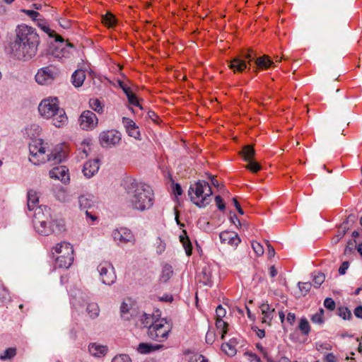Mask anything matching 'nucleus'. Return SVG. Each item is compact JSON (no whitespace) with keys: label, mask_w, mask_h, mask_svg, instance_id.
<instances>
[{"label":"nucleus","mask_w":362,"mask_h":362,"mask_svg":"<svg viewBox=\"0 0 362 362\" xmlns=\"http://www.w3.org/2000/svg\"><path fill=\"white\" fill-rule=\"evenodd\" d=\"M112 362H132L130 357L126 354L116 356Z\"/></svg>","instance_id":"nucleus-49"},{"label":"nucleus","mask_w":362,"mask_h":362,"mask_svg":"<svg viewBox=\"0 0 362 362\" xmlns=\"http://www.w3.org/2000/svg\"><path fill=\"white\" fill-rule=\"evenodd\" d=\"M337 315L344 320H350L352 318L351 310L344 306H340L337 308Z\"/></svg>","instance_id":"nucleus-32"},{"label":"nucleus","mask_w":362,"mask_h":362,"mask_svg":"<svg viewBox=\"0 0 362 362\" xmlns=\"http://www.w3.org/2000/svg\"><path fill=\"white\" fill-rule=\"evenodd\" d=\"M233 204H234L235 207L236 208L238 212L241 215L244 214V211H243V209L241 208L240 203L238 202V200L235 197H234L233 199Z\"/></svg>","instance_id":"nucleus-57"},{"label":"nucleus","mask_w":362,"mask_h":362,"mask_svg":"<svg viewBox=\"0 0 362 362\" xmlns=\"http://www.w3.org/2000/svg\"><path fill=\"white\" fill-rule=\"evenodd\" d=\"M247 162L248 163L246 165V168L252 173H256L261 170V165L254 160H251Z\"/></svg>","instance_id":"nucleus-42"},{"label":"nucleus","mask_w":362,"mask_h":362,"mask_svg":"<svg viewBox=\"0 0 362 362\" xmlns=\"http://www.w3.org/2000/svg\"><path fill=\"white\" fill-rule=\"evenodd\" d=\"M212 268L209 265H205L197 275L198 280L204 286L211 287L213 285Z\"/></svg>","instance_id":"nucleus-17"},{"label":"nucleus","mask_w":362,"mask_h":362,"mask_svg":"<svg viewBox=\"0 0 362 362\" xmlns=\"http://www.w3.org/2000/svg\"><path fill=\"white\" fill-rule=\"evenodd\" d=\"M191 362H207V359L202 355H198L195 356L194 358H192Z\"/></svg>","instance_id":"nucleus-62"},{"label":"nucleus","mask_w":362,"mask_h":362,"mask_svg":"<svg viewBox=\"0 0 362 362\" xmlns=\"http://www.w3.org/2000/svg\"><path fill=\"white\" fill-rule=\"evenodd\" d=\"M39 44L40 37L35 28L25 24L19 25L11 43L12 52L17 59L28 61L36 55Z\"/></svg>","instance_id":"nucleus-2"},{"label":"nucleus","mask_w":362,"mask_h":362,"mask_svg":"<svg viewBox=\"0 0 362 362\" xmlns=\"http://www.w3.org/2000/svg\"><path fill=\"white\" fill-rule=\"evenodd\" d=\"M59 23L61 27H62L63 28H65V29H68L70 28L71 26V23L69 21H67L66 19H63V18H61L59 21Z\"/></svg>","instance_id":"nucleus-56"},{"label":"nucleus","mask_w":362,"mask_h":362,"mask_svg":"<svg viewBox=\"0 0 362 362\" xmlns=\"http://www.w3.org/2000/svg\"><path fill=\"white\" fill-rule=\"evenodd\" d=\"M324 306L329 310L332 311L336 308L334 300L331 298H326L324 300Z\"/></svg>","instance_id":"nucleus-48"},{"label":"nucleus","mask_w":362,"mask_h":362,"mask_svg":"<svg viewBox=\"0 0 362 362\" xmlns=\"http://www.w3.org/2000/svg\"><path fill=\"white\" fill-rule=\"evenodd\" d=\"M86 311L91 318H95L99 315L100 309L97 303H91L88 304Z\"/></svg>","instance_id":"nucleus-34"},{"label":"nucleus","mask_w":362,"mask_h":362,"mask_svg":"<svg viewBox=\"0 0 362 362\" xmlns=\"http://www.w3.org/2000/svg\"><path fill=\"white\" fill-rule=\"evenodd\" d=\"M45 144L41 139H33L29 144V160L35 165L45 163L47 161L57 164L64 160L66 152L61 146H57L53 151L47 149Z\"/></svg>","instance_id":"nucleus-3"},{"label":"nucleus","mask_w":362,"mask_h":362,"mask_svg":"<svg viewBox=\"0 0 362 362\" xmlns=\"http://www.w3.org/2000/svg\"><path fill=\"white\" fill-rule=\"evenodd\" d=\"M172 329L171 325L164 318L158 319L150 325L148 336L153 340L162 342L165 341Z\"/></svg>","instance_id":"nucleus-7"},{"label":"nucleus","mask_w":362,"mask_h":362,"mask_svg":"<svg viewBox=\"0 0 362 362\" xmlns=\"http://www.w3.org/2000/svg\"><path fill=\"white\" fill-rule=\"evenodd\" d=\"M112 235L114 241L118 245L127 243L134 244L136 241V238L131 230L125 227L115 229L112 231Z\"/></svg>","instance_id":"nucleus-13"},{"label":"nucleus","mask_w":362,"mask_h":362,"mask_svg":"<svg viewBox=\"0 0 362 362\" xmlns=\"http://www.w3.org/2000/svg\"><path fill=\"white\" fill-rule=\"evenodd\" d=\"M274 62H273L268 55H263L255 59V71L257 72L259 70L268 69L272 66H274Z\"/></svg>","instance_id":"nucleus-20"},{"label":"nucleus","mask_w":362,"mask_h":362,"mask_svg":"<svg viewBox=\"0 0 362 362\" xmlns=\"http://www.w3.org/2000/svg\"><path fill=\"white\" fill-rule=\"evenodd\" d=\"M88 350L93 356L99 357L105 355L107 351V349L105 346L92 344L89 345Z\"/></svg>","instance_id":"nucleus-26"},{"label":"nucleus","mask_w":362,"mask_h":362,"mask_svg":"<svg viewBox=\"0 0 362 362\" xmlns=\"http://www.w3.org/2000/svg\"><path fill=\"white\" fill-rule=\"evenodd\" d=\"M59 69L50 64L38 69L35 74V81L40 85L51 84L59 75Z\"/></svg>","instance_id":"nucleus-9"},{"label":"nucleus","mask_w":362,"mask_h":362,"mask_svg":"<svg viewBox=\"0 0 362 362\" xmlns=\"http://www.w3.org/2000/svg\"><path fill=\"white\" fill-rule=\"evenodd\" d=\"M95 203V199L93 195H81L78 197V204L81 210L88 211L89 209L94 206Z\"/></svg>","instance_id":"nucleus-22"},{"label":"nucleus","mask_w":362,"mask_h":362,"mask_svg":"<svg viewBox=\"0 0 362 362\" xmlns=\"http://www.w3.org/2000/svg\"><path fill=\"white\" fill-rule=\"evenodd\" d=\"M54 252L59 254L56 258V264L60 268H69L74 261V250L71 245L62 242L53 248Z\"/></svg>","instance_id":"nucleus-8"},{"label":"nucleus","mask_w":362,"mask_h":362,"mask_svg":"<svg viewBox=\"0 0 362 362\" xmlns=\"http://www.w3.org/2000/svg\"><path fill=\"white\" fill-rule=\"evenodd\" d=\"M49 176L51 178H54L56 180H60L62 181L65 180V179L68 178L69 175L64 166H59L52 168L49 171Z\"/></svg>","instance_id":"nucleus-23"},{"label":"nucleus","mask_w":362,"mask_h":362,"mask_svg":"<svg viewBox=\"0 0 362 362\" xmlns=\"http://www.w3.org/2000/svg\"><path fill=\"white\" fill-rule=\"evenodd\" d=\"M49 208L38 207L33 214V224L36 231L43 235H48L52 233L61 232L64 230V224L62 221L52 220Z\"/></svg>","instance_id":"nucleus-5"},{"label":"nucleus","mask_w":362,"mask_h":362,"mask_svg":"<svg viewBox=\"0 0 362 362\" xmlns=\"http://www.w3.org/2000/svg\"><path fill=\"white\" fill-rule=\"evenodd\" d=\"M85 79L86 74L83 69H77L71 75V82L76 88L81 87Z\"/></svg>","instance_id":"nucleus-24"},{"label":"nucleus","mask_w":362,"mask_h":362,"mask_svg":"<svg viewBox=\"0 0 362 362\" xmlns=\"http://www.w3.org/2000/svg\"><path fill=\"white\" fill-rule=\"evenodd\" d=\"M122 140V134L116 129H108L100 133L98 141L103 148H113Z\"/></svg>","instance_id":"nucleus-10"},{"label":"nucleus","mask_w":362,"mask_h":362,"mask_svg":"<svg viewBox=\"0 0 362 362\" xmlns=\"http://www.w3.org/2000/svg\"><path fill=\"white\" fill-rule=\"evenodd\" d=\"M39 202V197L35 191L30 189L28 192V209L29 211H35L37 208V204Z\"/></svg>","instance_id":"nucleus-25"},{"label":"nucleus","mask_w":362,"mask_h":362,"mask_svg":"<svg viewBox=\"0 0 362 362\" xmlns=\"http://www.w3.org/2000/svg\"><path fill=\"white\" fill-rule=\"evenodd\" d=\"M323 315L324 310L323 308H320L319 311L312 316L311 321L313 323L321 325L324 322Z\"/></svg>","instance_id":"nucleus-40"},{"label":"nucleus","mask_w":362,"mask_h":362,"mask_svg":"<svg viewBox=\"0 0 362 362\" xmlns=\"http://www.w3.org/2000/svg\"><path fill=\"white\" fill-rule=\"evenodd\" d=\"M286 320L290 325H293L296 321V315L293 313H288Z\"/></svg>","instance_id":"nucleus-59"},{"label":"nucleus","mask_w":362,"mask_h":362,"mask_svg":"<svg viewBox=\"0 0 362 362\" xmlns=\"http://www.w3.org/2000/svg\"><path fill=\"white\" fill-rule=\"evenodd\" d=\"M267 245L268 248V256L269 258L273 257L275 255L274 248L271 245L269 241H267Z\"/></svg>","instance_id":"nucleus-60"},{"label":"nucleus","mask_w":362,"mask_h":362,"mask_svg":"<svg viewBox=\"0 0 362 362\" xmlns=\"http://www.w3.org/2000/svg\"><path fill=\"white\" fill-rule=\"evenodd\" d=\"M16 354V349L15 348H8L4 352L0 355L1 360H10L13 358Z\"/></svg>","instance_id":"nucleus-38"},{"label":"nucleus","mask_w":362,"mask_h":362,"mask_svg":"<svg viewBox=\"0 0 362 362\" xmlns=\"http://www.w3.org/2000/svg\"><path fill=\"white\" fill-rule=\"evenodd\" d=\"M298 329L303 335H308L310 332V326L306 318H301L299 322Z\"/></svg>","instance_id":"nucleus-35"},{"label":"nucleus","mask_w":362,"mask_h":362,"mask_svg":"<svg viewBox=\"0 0 362 362\" xmlns=\"http://www.w3.org/2000/svg\"><path fill=\"white\" fill-rule=\"evenodd\" d=\"M222 351L229 356H233L236 354V348L228 342H226L222 344L221 345Z\"/></svg>","instance_id":"nucleus-36"},{"label":"nucleus","mask_w":362,"mask_h":362,"mask_svg":"<svg viewBox=\"0 0 362 362\" xmlns=\"http://www.w3.org/2000/svg\"><path fill=\"white\" fill-rule=\"evenodd\" d=\"M252 247L257 256H261L264 253L263 246L257 241H252Z\"/></svg>","instance_id":"nucleus-46"},{"label":"nucleus","mask_w":362,"mask_h":362,"mask_svg":"<svg viewBox=\"0 0 362 362\" xmlns=\"http://www.w3.org/2000/svg\"><path fill=\"white\" fill-rule=\"evenodd\" d=\"M259 308L263 315L262 322L271 325L272 320L274 316L275 309L272 308L267 303H262Z\"/></svg>","instance_id":"nucleus-21"},{"label":"nucleus","mask_w":362,"mask_h":362,"mask_svg":"<svg viewBox=\"0 0 362 362\" xmlns=\"http://www.w3.org/2000/svg\"><path fill=\"white\" fill-rule=\"evenodd\" d=\"M349 267V263L348 261H344V262H342V264H341V266L339 268V274L340 275L345 274Z\"/></svg>","instance_id":"nucleus-53"},{"label":"nucleus","mask_w":362,"mask_h":362,"mask_svg":"<svg viewBox=\"0 0 362 362\" xmlns=\"http://www.w3.org/2000/svg\"><path fill=\"white\" fill-rule=\"evenodd\" d=\"M180 240L185 248L186 255L190 256L192 255V245L185 230H183L182 234L180 235Z\"/></svg>","instance_id":"nucleus-27"},{"label":"nucleus","mask_w":362,"mask_h":362,"mask_svg":"<svg viewBox=\"0 0 362 362\" xmlns=\"http://www.w3.org/2000/svg\"><path fill=\"white\" fill-rule=\"evenodd\" d=\"M312 284L310 282H299L298 288L300 291L303 293V295L305 296L311 289Z\"/></svg>","instance_id":"nucleus-45"},{"label":"nucleus","mask_w":362,"mask_h":362,"mask_svg":"<svg viewBox=\"0 0 362 362\" xmlns=\"http://www.w3.org/2000/svg\"><path fill=\"white\" fill-rule=\"evenodd\" d=\"M127 97L129 104L139 107L140 109H143V107L141 105H140L137 97L134 93H132V91L127 94Z\"/></svg>","instance_id":"nucleus-44"},{"label":"nucleus","mask_w":362,"mask_h":362,"mask_svg":"<svg viewBox=\"0 0 362 362\" xmlns=\"http://www.w3.org/2000/svg\"><path fill=\"white\" fill-rule=\"evenodd\" d=\"M214 334L213 332H208L206 334V341L207 344H211L214 342Z\"/></svg>","instance_id":"nucleus-61"},{"label":"nucleus","mask_w":362,"mask_h":362,"mask_svg":"<svg viewBox=\"0 0 362 362\" xmlns=\"http://www.w3.org/2000/svg\"><path fill=\"white\" fill-rule=\"evenodd\" d=\"M131 310V306L127 303L123 302L120 307L121 317L124 320H129L130 317L133 315Z\"/></svg>","instance_id":"nucleus-33"},{"label":"nucleus","mask_w":362,"mask_h":362,"mask_svg":"<svg viewBox=\"0 0 362 362\" xmlns=\"http://www.w3.org/2000/svg\"><path fill=\"white\" fill-rule=\"evenodd\" d=\"M100 160L98 158H95L93 160H89L86 162L83 165V168L82 172L83 175L86 178H90L95 174H96L100 168Z\"/></svg>","instance_id":"nucleus-19"},{"label":"nucleus","mask_w":362,"mask_h":362,"mask_svg":"<svg viewBox=\"0 0 362 362\" xmlns=\"http://www.w3.org/2000/svg\"><path fill=\"white\" fill-rule=\"evenodd\" d=\"M102 22L105 26L112 28L117 24V19L112 13L107 12L102 15Z\"/></svg>","instance_id":"nucleus-30"},{"label":"nucleus","mask_w":362,"mask_h":362,"mask_svg":"<svg viewBox=\"0 0 362 362\" xmlns=\"http://www.w3.org/2000/svg\"><path fill=\"white\" fill-rule=\"evenodd\" d=\"M245 356L249 357L248 360L250 362H261L260 358L255 354L247 351L245 353Z\"/></svg>","instance_id":"nucleus-51"},{"label":"nucleus","mask_w":362,"mask_h":362,"mask_svg":"<svg viewBox=\"0 0 362 362\" xmlns=\"http://www.w3.org/2000/svg\"><path fill=\"white\" fill-rule=\"evenodd\" d=\"M90 107L95 112L100 113L103 112V106L98 99H91L89 102Z\"/></svg>","instance_id":"nucleus-43"},{"label":"nucleus","mask_w":362,"mask_h":362,"mask_svg":"<svg viewBox=\"0 0 362 362\" xmlns=\"http://www.w3.org/2000/svg\"><path fill=\"white\" fill-rule=\"evenodd\" d=\"M257 349L261 352V354L263 355L264 358L267 361V362H275L272 358L268 355L267 351L265 350V349L260 344H256Z\"/></svg>","instance_id":"nucleus-47"},{"label":"nucleus","mask_w":362,"mask_h":362,"mask_svg":"<svg viewBox=\"0 0 362 362\" xmlns=\"http://www.w3.org/2000/svg\"><path fill=\"white\" fill-rule=\"evenodd\" d=\"M78 122L82 129L88 131L96 127L98 119L94 112L90 110H85L80 115Z\"/></svg>","instance_id":"nucleus-14"},{"label":"nucleus","mask_w":362,"mask_h":362,"mask_svg":"<svg viewBox=\"0 0 362 362\" xmlns=\"http://www.w3.org/2000/svg\"><path fill=\"white\" fill-rule=\"evenodd\" d=\"M38 111L45 118L52 119V124L56 127H62L68 122L65 110L59 107V101L57 97L43 99L38 106Z\"/></svg>","instance_id":"nucleus-4"},{"label":"nucleus","mask_w":362,"mask_h":362,"mask_svg":"<svg viewBox=\"0 0 362 362\" xmlns=\"http://www.w3.org/2000/svg\"><path fill=\"white\" fill-rule=\"evenodd\" d=\"M256 54L252 50L248 49L245 53H243L241 56L233 58L229 63V67L235 72H242L247 68L245 60L247 59L248 63L255 61Z\"/></svg>","instance_id":"nucleus-11"},{"label":"nucleus","mask_w":362,"mask_h":362,"mask_svg":"<svg viewBox=\"0 0 362 362\" xmlns=\"http://www.w3.org/2000/svg\"><path fill=\"white\" fill-rule=\"evenodd\" d=\"M163 345H152L147 343H141L139 344L138 351L141 354H148L156 350L163 348Z\"/></svg>","instance_id":"nucleus-28"},{"label":"nucleus","mask_w":362,"mask_h":362,"mask_svg":"<svg viewBox=\"0 0 362 362\" xmlns=\"http://www.w3.org/2000/svg\"><path fill=\"white\" fill-rule=\"evenodd\" d=\"M226 311L221 305L217 306L216 309V327L218 332L221 334V339H223L228 332V324L223 320V317L226 316Z\"/></svg>","instance_id":"nucleus-15"},{"label":"nucleus","mask_w":362,"mask_h":362,"mask_svg":"<svg viewBox=\"0 0 362 362\" xmlns=\"http://www.w3.org/2000/svg\"><path fill=\"white\" fill-rule=\"evenodd\" d=\"M154 321L155 320H153V317L152 315H148L146 313H144L142 315L141 322L144 327H147L148 329L150 325H152L154 322Z\"/></svg>","instance_id":"nucleus-41"},{"label":"nucleus","mask_w":362,"mask_h":362,"mask_svg":"<svg viewBox=\"0 0 362 362\" xmlns=\"http://www.w3.org/2000/svg\"><path fill=\"white\" fill-rule=\"evenodd\" d=\"M118 84L126 95L129 94L130 92H132L130 88L124 81H118Z\"/></svg>","instance_id":"nucleus-54"},{"label":"nucleus","mask_w":362,"mask_h":362,"mask_svg":"<svg viewBox=\"0 0 362 362\" xmlns=\"http://www.w3.org/2000/svg\"><path fill=\"white\" fill-rule=\"evenodd\" d=\"M325 280V276L323 273L317 272L313 275V285L315 288L320 287Z\"/></svg>","instance_id":"nucleus-39"},{"label":"nucleus","mask_w":362,"mask_h":362,"mask_svg":"<svg viewBox=\"0 0 362 362\" xmlns=\"http://www.w3.org/2000/svg\"><path fill=\"white\" fill-rule=\"evenodd\" d=\"M241 155L245 161L253 160L255 155V151L252 146H245L243 148Z\"/></svg>","instance_id":"nucleus-29"},{"label":"nucleus","mask_w":362,"mask_h":362,"mask_svg":"<svg viewBox=\"0 0 362 362\" xmlns=\"http://www.w3.org/2000/svg\"><path fill=\"white\" fill-rule=\"evenodd\" d=\"M42 30H44L48 35L51 37H55V41L56 42H63L64 40L61 35H57L55 31L51 30L48 26L47 25H41Z\"/></svg>","instance_id":"nucleus-37"},{"label":"nucleus","mask_w":362,"mask_h":362,"mask_svg":"<svg viewBox=\"0 0 362 362\" xmlns=\"http://www.w3.org/2000/svg\"><path fill=\"white\" fill-rule=\"evenodd\" d=\"M173 273V268L170 265H164L163 267L161 274L160 276V281L164 283L167 282L171 278Z\"/></svg>","instance_id":"nucleus-31"},{"label":"nucleus","mask_w":362,"mask_h":362,"mask_svg":"<svg viewBox=\"0 0 362 362\" xmlns=\"http://www.w3.org/2000/svg\"><path fill=\"white\" fill-rule=\"evenodd\" d=\"M215 202H216V206L218 208V209H220V210L225 209L226 206H225L223 200L221 196H219V195L216 196L215 197Z\"/></svg>","instance_id":"nucleus-52"},{"label":"nucleus","mask_w":362,"mask_h":362,"mask_svg":"<svg viewBox=\"0 0 362 362\" xmlns=\"http://www.w3.org/2000/svg\"><path fill=\"white\" fill-rule=\"evenodd\" d=\"M212 193L211 187L205 180H198L191 185L188 190L190 200L199 208H204L210 203Z\"/></svg>","instance_id":"nucleus-6"},{"label":"nucleus","mask_w":362,"mask_h":362,"mask_svg":"<svg viewBox=\"0 0 362 362\" xmlns=\"http://www.w3.org/2000/svg\"><path fill=\"white\" fill-rule=\"evenodd\" d=\"M124 189L126 204L132 210L144 212L153 206L155 196L150 185L129 178L124 182Z\"/></svg>","instance_id":"nucleus-1"},{"label":"nucleus","mask_w":362,"mask_h":362,"mask_svg":"<svg viewBox=\"0 0 362 362\" xmlns=\"http://www.w3.org/2000/svg\"><path fill=\"white\" fill-rule=\"evenodd\" d=\"M221 243L228 244L232 247H237L240 243L238 235L233 231H223L219 234Z\"/></svg>","instance_id":"nucleus-16"},{"label":"nucleus","mask_w":362,"mask_h":362,"mask_svg":"<svg viewBox=\"0 0 362 362\" xmlns=\"http://www.w3.org/2000/svg\"><path fill=\"white\" fill-rule=\"evenodd\" d=\"M173 192L175 195L180 196L182 194V189L180 184L176 183L173 187Z\"/></svg>","instance_id":"nucleus-58"},{"label":"nucleus","mask_w":362,"mask_h":362,"mask_svg":"<svg viewBox=\"0 0 362 362\" xmlns=\"http://www.w3.org/2000/svg\"><path fill=\"white\" fill-rule=\"evenodd\" d=\"M98 271L102 282L106 285H112L116 281L115 269L111 263L108 262H101L98 266Z\"/></svg>","instance_id":"nucleus-12"},{"label":"nucleus","mask_w":362,"mask_h":362,"mask_svg":"<svg viewBox=\"0 0 362 362\" xmlns=\"http://www.w3.org/2000/svg\"><path fill=\"white\" fill-rule=\"evenodd\" d=\"M327 362H336V357L332 353H329L325 356Z\"/></svg>","instance_id":"nucleus-64"},{"label":"nucleus","mask_w":362,"mask_h":362,"mask_svg":"<svg viewBox=\"0 0 362 362\" xmlns=\"http://www.w3.org/2000/svg\"><path fill=\"white\" fill-rule=\"evenodd\" d=\"M21 11L28 16L33 20H36L40 14L35 11L33 10H28V9H22Z\"/></svg>","instance_id":"nucleus-50"},{"label":"nucleus","mask_w":362,"mask_h":362,"mask_svg":"<svg viewBox=\"0 0 362 362\" xmlns=\"http://www.w3.org/2000/svg\"><path fill=\"white\" fill-rule=\"evenodd\" d=\"M147 115H148V117L149 119H151L153 122H156V123H158V115L153 112V111H148L147 112Z\"/></svg>","instance_id":"nucleus-55"},{"label":"nucleus","mask_w":362,"mask_h":362,"mask_svg":"<svg viewBox=\"0 0 362 362\" xmlns=\"http://www.w3.org/2000/svg\"><path fill=\"white\" fill-rule=\"evenodd\" d=\"M122 123L129 136L134 137V139L138 140H141V134L139 129V127L132 119L128 117H123Z\"/></svg>","instance_id":"nucleus-18"},{"label":"nucleus","mask_w":362,"mask_h":362,"mask_svg":"<svg viewBox=\"0 0 362 362\" xmlns=\"http://www.w3.org/2000/svg\"><path fill=\"white\" fill-rule=\"evenodd\" d=\"M354 313L356 317L362 318V305L357 306L354 309Z\"/></svg>","instance_id":"nucleus-63"}]
</instances>
